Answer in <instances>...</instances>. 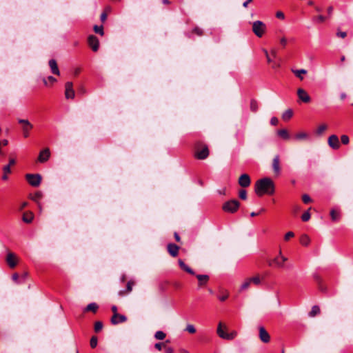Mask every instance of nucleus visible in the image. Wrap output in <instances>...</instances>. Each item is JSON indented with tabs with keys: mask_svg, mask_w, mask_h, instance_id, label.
I'll use <instances>...</instances> for the list:
<instances>
[{
	"mask_svg": "<svg viewBox=\"0 0 353 353\" xmlns=\"http://www.w3.org/2000/svg\"><path fill=\"white\" fill-rule=\"evenodd\" d=\"M255 193L261 196L265 194L272 195L274 193L275 188L273 181L268 177L258 180L255 183Z\"/></svg>",
	"mask_w": 353,
	"mask_h": 353,
	"instance_id": "nucleus-1",
	"label": "nucleus"
},
{
	"mask_svg": "<svg viewBox=\"0 0 353 353\" xmlns=\"http://www.w3.org/2000/svg\"><path fill=\"white\" fill-rule=\"evenodd\" d=\"M266 29V25L261 21H255L252 23V31L254 34L259 38L263 37Z\"/></svg>",
	"mask_w": 353,
	"mask_h": 353,
	"instance_id": "nucleus-2",
	"label": "nucleus"
},
{
	"mask_svg": "<svg viewBox=\"0 0 353 353\" xmlns=\"http://www.w3.org/2000/svg\"><path fill=\"white\" fill-rule=\"evenodd\" d=\"M240 206V203L236 199H233L225 202L223 205V210L226 212L234 213Z\"/></svg>",
	"mask_w": 353,
	"mask_h": 353,
	"instance_id": "nucleus-3",
	"label": "nucleus"
},
{
	"mask_svg": "<svg viewBox=\"0 0 353 353\" xmlns=\"http://www.w3.org/2000/svg\"><path fill=\"white\" fill-rule=\"evenodd\" d=\"M111 309L112 311L113 312V315L110 320L112 324L117 325L121 323H124L127 321V318L125 316L118 314L117 307L116 305H112Z\"/></svg>",
	"mask_w": 353,
	"mask_h": 353,
	"instance_id": "nucleus-4",
	"label": "nucleus"
},
{
	"mask_svg": "<svg viewBox=\"0 0 353 353\" xmlns=\"http://www.w3.org/2000/svg\"><path fill=\"white\" fill-rule=\"evenodd\" d=\"M288 259L282 255L281 251H279V256L272 260L268 261V265L271 267L283 268L284 263L287 261Z\"/></svg>",
	"mask_w": 353,
	"mask_h": 353,
	"instance_id": "nucleus-5",
	"label": "nucleus"
},
{
	"mask_svg": "<svg viewBox=\"0 0 353 353\" xmlns=\"http://www.w3.org/2000/svg\"><path fill=\"white\" fill-rule=\"evenodd\" d=\"M28 182L34 187H37L41 181V176L39 174H27L26 175Z\"/></svg>",
	"mask_w": 353,
	"mask_h": 353,
	"instance_id": "nucleus-6",
	"label": "nucleus"
},
{
	"mask_svg": "<svg viewBox=\"0 0 353 353\" xmlns=\"http://www.w3.org/2000/svg\"><path fill=\"white\" fill-rule=\"evenodd\" d=\"M88 43L94 52H97L99 47V41L94 35H90L88 38Z\"/></svg>",
	"mask_w": 353,
	"mask_h": 353,
	"instance_id": "nucleus-7",
	"label": "nucleus"
},
{
	"mask_svg": "<svg viewBox=\"0 0 353 353\" xmlns=\"http://www.w3.org/2000/svg\"><path fill=\"white\" fill-rule=\"evenodd\" d=\"M195 157L200 160L205 159L209 156V150L207 145H204L201 150L197 149L194 154Z\"/></svg>",
	"mask_w": 353,
	"mask_h": 353,
	"instance_id": "nucleus-8",
	"label": "nucleus"
},
{
	"mask_svg": "<svg viewBox=\"0 0 353 353\" xmlns=\"http://www.w3.org/2000/svg\"><path fill=\"white\" fill-rule=\"evenodd\" d=\"M259 339L260 340L264 343H268L270 341V336L269 333L266 331L264 327L260 326L259 327Z\"/></svg>",
	"mask_w": 353,
	"mask_h": 353,
	"instance_id": "nucleus-9",
	"label": "nucleus"
},
{
	"mask_svg": "<svg viewBox=\"0 0 353 353\" xmlns=\"http://www.w3.org/2000/svg\"><path fill=\"white\" fill-rule=\"evenodd\" d=\"M327 143L329 146L334 150H337L340 147L339 138L335 134L329 137Z\"/></svg>",
	"mask_w": 353,
	"mask_h": 353,
	"instance_id": "nucleus-10",
	"label": "nucleus"
},
{
	"mask_svg": "<svg viewBox=\"0 0 353 353\" xmlns=\"http://www.w3.org/2000/svg\"><path fill=\"white\" fill-rule=\"evenodd\" d=\"M297 95L299 99L304 103H308L311 100L307 92L303 88H299L297 90Z\"/></svg>",
	"mask_w": 353,
	"mask_h": 353,
	"instance_id": "nucleus-11",
	"label": "nucleus"
},
{
	"mask_svg": "<svg viewBox=\"0 0 353 353\" xmlns=\"http://www.w3.org/2000/svg\"><path fill=\"white\" fill-rule=\"evenodd\" d=\"M50 157V151L49 148H45L41 150L38 157V161L40 163L46 162Z\"/></svg>",
	"mask_w": 353,
	"mask_h": 353,
	"instance_id": "nucleus-12",
	"label": "nucleus"
},
{
	"mask_svg": "<svg viewBox=\"0 0 353 353\" xmlns=\"http://www.w3.org/2000/svg\"><path fill=\"white\" fill-rule=\"evenodd\" d=\"M251 183L250 176L248 174H243L239 179V184L243 188L248 187Z\"/></svg>",
	"mask_w": 353,
	"mask_h": 353,
	"instance_id": "nucleus-13",
	"label": "nucleus"
},
{
	"mask_svg": "<svg viewBox=\"0 0 353 353\" xmlns=\"http://www.w3.org/2000/svg\"><path fill=\"white\" fill-rule=\"evenodd\" d=\"M65 95L66 99H73L74 97V91L72 88V83L67 82L65 83Z\"/></svg>",
	"mask_w": 353,
	"mask_h": 353,
	"instance_id": "nucleus-14",
	"label": "nucleus"
},
{
	"mask_svg": "<svg viewBox=\"0 0 353 353\" xmlns=\"http://www.w3.org/2000/svg\"><path fill=\"white\" fill-rule=\"evenodd\" d=\"M32 128L33 125L28 120L23 119V138H27L30 136Z\"/></svg>",
	"mask_w": 353,
	"mask_h": 353,
	"instance_id": "nucleus-15",
	"label": "nucleus"
},
{
	"mask_svg": "<svg viewBox=\"0 0 353 353\" xmlns=\"http://www.w3.org/2000/svg\"><path fill=\"white\" fill-rule=\"evenodd\" d=\"M6 260L10 268H14L17 265V257L14 253L9 252Z\"/></svg>",
	"mask_w": 353,
	"mask_h": 353,
	"instance_id": "nucleus-16",
	"label": "nucleus"
},
{
	"mask_svg": "<svg viewBox=\"0 0 353 353\" xmlns=\"http://www.w3.org/2000/svg\"><path fill=\"white\" fill-rule=\"evenodd\" d=\"M168 252L172 256L176 257L179 254V247L174 243H168Z\"/></svg>",
	"mask_w": 353,
	"mask_h": 353,
	"instance_id": "nucleus-17",
	"label": "nucleus"
},
{
	"mask_svg": "<svg viewBox=\"0 0 353 353\" xmlns=\"http://www.w3.org/2000/svg\"><path fill=\"white\" fill-rule=\"evenodd\" d=\"M279 163H280L279 156L276 155L274 157L273 161H272V169H273L274 172L276 175H279L281 172V168H280Z\"/></svg>",
	"mask_w": 353,
	"mask_h": 353,
	"instance_id": "nucleus-18",
	"label": "nucleus"
},
{
	"mask_svg": "<svg viewBox=\"0 0 353 353\" xmlns=\"http://www.w3.org/2000/svg\"><path fill=\"white\" fill-rule=\"evenodd\" d=\"M49 67L50 68L51 72L56 75L60 74V71L59 70L57 63L55 59H50L48 62Z\"/></svg>",
	"mask_w": 353,
	"mask_h": 353,
	"instance_id": "nucleus-19",
	"label": "nucleus"
},
{
	"mask_svg": "<svg viewBox=\"0 0 353 353\" xmlns=\"http://www.w3.org/2000/svg\"><path fill=\"white\" fill-rule=\"evenodd\" d=\"M217 334L219 336V337L223 339H232L233 336L231 334L225 333L223 329H222V324L221 323H219L218 327H217Z\"/></svg>",
	"mask_w": 353,
	"mask_h": 353,
	"instance_id": "nucleus-20",
	"label": "nucleus"
},
{
	"mask_svg": "<svg viewBox=\"0 0 353 353\" xmlns=\"http://www.w3.org/2000/svg\"><path fill=\"white\" fill-rule=\"evenodd\" d=\"M179 265L180 268L184 271L187 272L188 273L192 275H194V272L188 265H187L181 259L179 260Z\"/></svg>",
	"mask_w": 353,
	"mask_h": 353,
	"instance_id": "nucleus-21",
	"label": "nucleus"
},
{
	"mask_svg": "<svg viewBox=\"0 0 353 353\" xmlns=\"http://www.w3.org/2000/svg\"><path fill=\"white\" fill-rule=\"evenodd\" d=\"M196 276L199 280V285H205L209 281V276L207 274H197Z\"/></svg>",
	"mask_w": 353,
	"mask_h": 353,
	"instance_id": "nucleus-22",
	"label": "nucleus"
},
{
	"mask_svg": "<svg viewBox=\"0 0 353 353\" xmlns=\"http://www.w3.org/2000/svg\"><path fill=\"white\" fill-rule=\"evenodd\" d=\"M3 175H2V180L3 181H7L8 179V174L10 173H11V167H10L9 165H4L3 167Z\"/></svg>",
	"mask_w": 353,
	"mask_h": 353,
	"instance_id": "nucleus-23",
	"label": "nucleus"
},
{
	"mask_svg": "<svg viewBox=\"0 0 353 353\" xmlns=\"http://www.w3.org/2000/svg\"><path fill=\"white\" fill-rule=\"evenodd\" d=\"M294 139L298 141L309 140L310 136L307 132H301L294 136Z\"/></svg>",
	"mask_w": 353,
	"mask_h": 353,
	"instance_id": "nucleus-24",
	"label": "nucleus"
},
{
	"mask_svg": "<svg viewBox=\"0 0 353 353\" xmlns=\"http://www.w3.org/2000/svg\"><path fill=\"white\" fill-rule=\"evenodd\" d=\"M292 72L295 74L296 77L300 79L301 80L303 79V77L302 74H307V71L305 69H299V70H292Z\"/></svg>",
	"mask_w": 353,
	"mask_h": 353,
	"instance_id": "nucleus-25",
	"label": "nucleus"
},
{
	"mask_svg": "<svg viewBox=\"0 0 353 353\" xmlns=\"http://www.w3.org/2000/svg\"><path fill=\"white\" fill-rule=\"evenodd\" d=\"M98 307L99 306L96 303H91L86 306V307L84 309V312L92 311L95 313Z\"/></svg>",
	"mask_w": 353,
	"mask_h": 353,
	"instance_id": "nucleus-26",
	"label": "nucleus"
},
{
	"mask_svg": "<svg viewBox=\"0 0 353 353\" xmlns=\"http://www.w3.org/2000/svg\"><path fill=\"white\" fill-rule=\"evenodd\" d=\"M57 81V79L52 76H49L47 78L43 79V82L45 85L48 86L52 85L54 83Z\"/></svg>",
	"mask_w": 353,
	"mask_h": 353,
	"instance_id": "nucleus-27",
	"label": "nucleus"
},
{
	"mask_svg": "<svg viewBox=\"0 0 353 353\" xmlns=\"http://www.w3.org/2000/svg\"><path fill=\"white\" fill-rule=\"evenodd\" d=\"M277 134L285 140L290 139V134L287 130L281 129L277 131Z\"/></svg>",
	"mask_w": 353,
	"mask_h": 353,
	"instance_id": "nucleus-28",
	"label": "nucleus"
},
{
	"mask_svg": "<svg viewBox=\"0 0 353 353\" xmlns=\"http://www.w3.org/2000/svg\"><path fill=\"white\" fill-rule=\"evenodd\" d=\"M310 242V239L307 234H303L300 239V243L304 245L307 246Z\"/></svg>",
	"mask_w": 353,
	"mask_h": 353,
	"instance_id": "nucleus-29",
	"label": "nucleus"
},
{
	"mask_svg": "<svg viewBox=\"0 0 353 353\" xmlns=\"http://www.w3.org/2000/svg\"><path fill=\"white\" fill-rule=\"evenodd\" d=\"M330 216L333 221H338L341 218L340 213L334 210L330 211Z\"/></svg>",
	"mask_w": 353,
	"mask_h": 353,
	"instance_id": "nucleus-30",
	"label": "nucleus"
},
{
	"mask_svg": "<svg viewBox=\"0 0 353 353\" xmlns=\"http://www.w3.org/2000/svg\"><path fill=\"white\" fill-rule=\"evenodd\" d=\"M320 313V308L318 305H314L312 307L311 311L309 312V316L310 317H314L316 315Z\"/></svg>",
	"mask_w": 353,
	"mask_h": 353,
	"instance_id": "nucleus-31",
	"label": "nucleus"
},
{
	"mask_svg": "<svg viewBox=\"0 0 353 353\" xmlns=\"http://www.w3.org/2000/svg\"><path fill=\"white\" fill-rule=\"evenodd\" d=\"M34 218L32 212H23V222L30 223Z\"/></svg>",
	"mask_w": 353,
	"mask_h": 353,
	"instance_id": "nucleus-32",
	"label": "nucleus"
},
{
	"mask_svg": "<svg viewBox=\"0 0 353 353\" xmlns=\"http://www.w3.org/2000/svg\"><path fill=\"white\" fill-rule=\"evenodd\" d=\"M293 115V112L291 109H288L285 110L283 114H282V119L283 120H288L290 119Z\"/></svg>",
	"mask_w": 353,
	"mask_h": 353,
	"instance_id": "nucleus-33",
	"label": "nucleus"
},
{
	"mask_svg": "<svg viewBox=\"0 0 353 353\" xmlns=\"http://www.w3.org/2000/svg\"><path fill=\"white\" fill-rule=\"evenodd\" d=\"M250 283H251V280L250 279H247L243 283L242 285H241V288H240V290L241 291H243V290H247L250 285Z\"/></svg>",
	"mask_w": 353,
	"mask_h": 353,
	"instance_id": "nucleus-34",
	"label": "nucleus"
},
{
	"mask_svg": "<svg viewBox=\"0 0 353 353\" xmlns=\"http://www.w3.org/2000/svg\"><path fill=\"white\" fill-rule=\"evenodd\" d=\"M165 336V334L163 331H157L154 334V337L157 340H163Z\"/></svg>",
	"mask_w": 353,
	"mask_h": 353,
	"instance_id": "nucleus-35",
	"label": "nucleus"
},
{
	"mask_svg": "<svg viewBox=\"0 0 353 353\" xmlns=\"http://www.w3.org/2000/svg\"><path fill=\"white\" fill-rule=\"evenodd\" d=\"M94 32L97 33V34H100L101 36H103V34H104V32H103V26H97L95 25L94 26Z\"/></svg>",
	"mask_w": 353,
	"mask_h": 353,
	"instance_id": "nucleus-36",
	"label": "nucleus"
},
{
	"mask_svg": "<svg viewBox=\"0 0 353 353\" xmlns=\"http://www.w3.org/2000/svg\"><path fill=\"white\" fill-rule=\"evenodd\" d=\"M327 129V125L325 124H322L319 126V128L316 130V134L318 135H321L323 132Z\"/></svg>",
	"mask_w": 353,
	"mask_h": 353,
	"instance_id": "nucleus-37",
	"label": "nucleus"
},
{
	"mask_svg": "<svg viewBox=\"0 0 353 353\" xmlns=\"http://www.w3.org/2000/svg\"><path fill=\"white\" fill-rule=\"evenodd\" d=\"M250 110L254 112H256L258 110V103L256 101L254 100H252L250 102Z\"/></svg>",
	"mask_w": 353,
	"mask_h": 353,
	"instance_id": "nucleus-38",
	"label": "nucleus"
},
{
	"mask_svg": "<svg viewBox=\"0 0 353 353\" xmlns=\"http://www.w3.org/2000/svg\"><path fill=\"white\" fill-rule=\"evenodd\" d=\"M103 328V323L101 321H97L94 323V331L96 332H100Z\"/></svg>",
	"mask_w": 353,
	"mask_h": 353,
	"instance_id": "nucleus-39",
	"label": "nucleus"
},
{
	"mask_svg": "<svg viewBox=\"0 0 353 353\" xmlns=\"http://www.w3.org/2000/svg\"><path fill=\"white\" fill-rule=\"evenodd\" d=\"M98 343L97 337L95 336H93L90 339V347L92 348H94L97 347Z\"/></svg>",
	"mask_w": 353,
	"mask_h": 353,
	"instance_id": "nucleus-40",
	"label": "nucleus"
},
{
	"mask_svg": "<svg viewBox=\"0 0 353 353\" xmlns=\"http://www.w3.org/2000/svg\"><path fill=\"white\" fill-rule=\"evenodd\" d=\"M185 330L190 334H194L196 332V329L194 326L192 324H188Z\"/></svg>",
	"mask_w": 353,
	"mask_h": 353,
	"instance_id": "nucleus-41",
	"label": "nucleus"
},
{
	"mask_svg": "<svg viewBox=\"0 0 353 353\" xmlns=\"http://www.w3.org/2000/svg\"><path fill=\"white\" fill-rule=\"evenodd\" d=\"M239 198L243 199V200H246L247 199V192L244 189H242L239 191Z\"/></svg>",
	"mask_w": 353,
	"mask_h": 353,
	"instance_id": "nucleus-42",
	"label": "nucleus"
},
{
	"mask_svg": "<svg viewBox=\"0 0 353 353\" xmlns=\"http://www.w3.org/2000/svg\"><path fill=\"white\" fill-rule=\"evenodd\" d=\"M341 143L344 145H347L350 142V139L348 137L347 135L346 134H343L341 137Z\"/></svg>",
	"mask_w": 353,
	"mask_h": 353,
	"instance_id": "nucleus-43",
	"label": "nucleus"
},
{
	"mask_svg": "<svg viewBox=\"0 0 353 353\" xmlns=\"http://www.w3.org/2000/svg\"><path fill=\"white\" fill-rule=\"evenodd\" d=\"M251 280V283L258 285L261 283V279L259 276H255L254 277L250 278Z\"/></svg>",
	"mask_w": 353,
	"mask_h": 353,
	"instance_id": "nucleus-44",
	"label": "nucleus"
},
{
	"mask_svg": "<svg viewBox=\"0 0 353 353\" xmlns=\"http://www.w3.org/2000/svg\"><path fill=\"white\" fill-rule=\"evenodd\" d=\"M310 214L308 211L305 212L301 216V219L303 221H305V222L307 221L310 220Z\"/></svg>",
	"mask_w": 353,
	"mask_h": 353,
	"instance_id": "nucleus-45",
	"label": "nucleus"
},
{
	"mask_svg": "<svg viewBox=\"0 0 353 353\" xmlns=\"http://www.w3.org/2000/svg\"><path fill=\"white\" fill-rule=\"evenodd\" d=\"M325 20V17L323 15H319L316 17H315L313 21L316 23H323Z\"/></svg>",
	"mask_w": 353,
	"mask_h": 353,
	"instance_id": "nucleus-46",
	"label": "nucleus"
},
{
	"mask_svg": "<svg viewBox=\"0 0 353 353\" xmlns=\"http://www.w3.org/2000/svg\"><path fill=\"white\" fill-rule=\"evenodd\" d=\"M303 203H308L311 201V198L308 194H303L302 196Z\"/></svg>",
	"mask_w": 353,
	"mask_h": 353,
	"instance_id": "nucleus-47",
	"label": "nucleus"
},
{
	"mask_svg": "<svg viewBox=\"0 0 353 353\" xmlns=\"http://www.w3.org/2000/svg\"><path fill=\"white\" fill-rule=\"evenodd\" d=\"M294 236V232H288L285 234L284 239L285 241H288L290 238L293 237Z\"/></svg>",
	"mask_w": 353,
	"mask_h": 353,
	"instance_id": "nucleus-48",
	"label": "nucleus"
},
{
	"mask_svg": "<svg viewBox=\"0 0 353 353\" xmlns=\"http://www.w3.org/2000/svg\"><path fill=\"white\" fill-rule=\"evenodd\" d=\"M276 17L279 19H285V14L283 12L281 11H278L276 13Z\"/></svg>",
	"mask_w": 353,
	"mask_h": 353,
	"instance_id": "nucleus-49",
	"label": "nucleus"
},
{
	"mask_svg": "<svg viewBox=\"0 0 353 353\" xmlns=\"http://www.w3.org/2000/svg\"><path fill=\"white\" fill-rule=\"evenodd\" d=\"M193 32H194V33H196V34H198V35H202V34H203V31H202V30H201V29H200L199 28H194Z\"/></svg>",
	"mask_w": 353,
	"mask_h": 353,
	"instance_id": "nucleus-50",
	"label": "nucleus"
},
{
	"mask_svg": "<svg viewBox=\"0 0 353 353\" xmlns=\"http://www.w3.org/2000/svg\"><path fill=\"white\" fill-rule=\"evenodd\" d=\"M279 121H278V119L276 117H272L271 119H270V123L272 125H277Z\"/></svg>",
	"mask_w": 353,
	"mask_h": 353,
	"instance_id": "nucleus-51",
	"label": "nucleus"
},
{
	"mask_svg": "<svg viewBox=\"0 0 353 353\" xmlns=\"http://www.w3.org/2000/svg\"><path fill=\"white\" fill-rule=\"evenodd\" d=\"M132 285H133V283L132 281H128V283H127V290L128 292H131L132 290Z\"/></svg>",
	"mask_w": 353,
	"mask_h": 353,
	"instance_id": "nucleus-52",
	"label": "nucleus"
},
{
	"mask_svg": "<svg viewBox=\"0 0 353 353\" xmlns=\"http://www.w3.org/2000/svg\"><path fill=\"white\" fill-rule=\"evenodd\" d=\"M16 164V160L14 159H10L8 164L7 165H9L12 168V166Z\"/></svg>",
	"mask_w": 353,
	"mask_h": 353,
	"instance_id": "nucleus-53",
	"label": "nucleus"
},
{
	"mask_svg": "<svg viewBox=\"0 0 353 353\" xmlns=\"http://www.w3.org/2000/svg\"><path fill=\"white\" fill-rule=\"evenodd\" d=\"M280 43L281 44L285 47L287 44V39L285 37H282L281 39H280Z\"/></svg>",
	"mask_w": 353,
	"mask_h": 353,
	"instance_id": "nucleus-54",
	"label": "nucleus"
},
{
	"mask_svg": "<svg viewBox=\"0 0 353 353\" xmlns=\"http://www.w3.org/2000/svg\"><path fill=\"white\" fill-rule=\"evenodd\" d=\"M336 34L341 38H345L347 35L345 32H338Z\"/></svg>",
	"mask_w": 353,
	"mask_h": 353,
	"instance_id": "nucleus-55",
	"label": "nucleus"
},
{
	"mask_svg": "<svg viewBox=\"0 0 353 353\" xmlns=\"http://www.w3.org/2000/svg\"><path fill=\"white\" fill-rule=\"evenodd\" d=\"M271 55L273 57V58H276L277 56L276 50L273 48L270 50Z\"/></svg>",
	"mask_w": 353,
	"mask_h": 353,
	"instance_id": "nucleus-56",
	"label": "nucleus"
},
{
	"mask_svg": "<svg viewBox=\"0 0 353 353\" xmlns=\"http://www.w3.org/2000/svg\"><path fill=\"white\" fill-rule=\"evenodd\" d=\"M228 294H226L225 295L219 296V299L221 301H225L228 299Z\"/></svg>",
	"mask_w": 353,
	"mask_h": 353,
	"instance_id": "nucleus-57",
	"label": "nucleus"
},
{
	"mask_svg": "<svg viewBox=\"0 0 353 353\" xmlns=\"http://www.w3.org/2000/svg\"><path fill=\"white\" fill-rule=\"evenodd\" d=\"M18 279H19V274L17 273H14V274H12V279L14 281L17 282L18 281Z\"/></svg>",
	"mask_w": 353,
	"mask_h": 353,
	"instance_id": "nucleus-58",
	"label": "nucleus"
},
{
	"mask_svg": "<svg viewBox=\"0 0 353 353\" xmlns=\"http://www.w3.org/2000/svg\"><path fill=\"white\" fill-rule=\"evenodd\" d=\"M162 345H163V344H162V343H156V344L154 345V347H155V348H156V349H157L158 350H159V351H160V350H161V349H162Z\"/></svg>",
	"mask_w": 353,
	"mask_h": 353,
	"instance_id": "nucleus-59",
	"label": "nucleus"
},
{
	"mask_svg": "<svg viewBox=\"0 0 353 353\" xmlns=\"http://www.w3.org/2000/svg\"><path fill=\"white\" fill-rule=\"evenodd\" d=\"M0 143L1 146H6L8 145V141L7 139H3L2 141H0Z\"/></svg>",
	"mask_w": 353,
	"mask_h": 353,
	"instance_id": "nucleus-60",
	"label": "nucleus"
},
{
	"mask_svg": "<svg viewBox=\"0 0 353 353\" xmlns=\"http://www.w3.org/2000/svg\"><path fill=\"white\" fill-rule=\"evenodd\" d=\"M173 352H174V350H173L172 347H166L165 353H173Z\"/></svg>",
	"mask_w": 353,
	"mask_h": 353,
	"instance_id": "nucleus-61",
	"label": "nucleus"
},
{
	"mask_svg": "<svg viewBox=\"0 0 353 353\" xmlns=\"http://www.w3.org/2000/svg\"><path fill=\"white\" fill-rule=\"evenodd\" d=\"M174 238H175V240L177 241V242H179L180 240H181V238L179 235V234L177 232H174Z\"/></svg>",
	"mask_w": 353,
	"mask_h": 353,
	"instance_id": "nucleus-62",
	"label": "nucleus"
},
{
	"mask_svg": "<svg viewBox=\"0 0 353 353\" xmlns=\"http://www.w3.org/2000/svg\"><path fill=\"white\" fill-rule=\"evenodd\" d=\"M107 18V15L105 13L103 12L101 14V20L102 21H104Z\"/></svg>",
	"mask_w": 353,
	"mask_h": 353,
	"instance_id": "nucleus-63",
	"label": "nucleus"
},
{
	"mask_svg": "<svg viewBox=\"0 0 353 353\" xmlns=\"http://www.w3.org/2000/svg\"><path fill=\"white\" fill-rule=\"evenodd\" d=\"M179 351L181 353H190V352L188 350L184 348H181Z\"/></svg>",
	"mask_w": 353,
	"mask_h": 353,
	"instance_id": "nucleus-64",
	"label": "nucleus"
}]
</instances>
